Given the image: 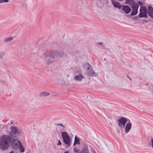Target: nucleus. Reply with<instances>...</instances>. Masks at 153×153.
<instances>
[{
    "instance_id": "obj_1",
    "label": "nucleus",
    "mask_w": 153,
    "mask_h": 153,
    "mask_svg": "<svg viewBox=\"0 0 153 153\" xmlns=\"http://www.w3.org/2000/svg\"><path fill=\"white\" fill-rule=\"evenodd\" d=\"M43 54L44 56L45 60L48 63H50L55 61L57 55L60 57H62L64 56V53L62 51L52 50L46 51Z\"/></svg>"
},
{
    "instance_id": "obj_2",
    "label": "nucleus",
    "mask_w": 153,
    "mask_h": 153,
    "mask_svg": "<svg viewBox=\"0 0 153 153\" xmlns=\"http://www.w3.org/2000/svg\"><path fill=\"white\" fill-rule=\"evenodd\" d=\"M11 137L7 135H2L0 138V148L2 150L7 149L10 146Z\"/></svg>"
},
{
    "instance_id": "obj_3",
    "label": "nucleus",
    "mask_w": 153,
    "mask_h": 153,
    "mask_svg": "<svg viewBox=\"0 0 153 153\" xmlns=\"http://www.w3.org/2000/svg\"><path fill=\"white\" fill-rule=\"evenodd\" d=\"M126 3L131 5L132 11L131 15L132 16L136 15L137 12V10L139 6L138 5L135 3L132 0H126Z\"/></svg>"
},
{
    "instance_id": "obj_4",
    "label": "nucleus",
    "mask_w": 153,
    "mask_h": 153,
    "mask_svg": "<svg viewBox=\"0 0 153 153\" xmlns=\"http://www.w3.org/2000/svg\"><path fill=\"white\" fill-rule=\"evenodd\" d=\"M11 131L9 133L8 136L11 137V138H16L17 135L21 134V132L18 129L17 127L12 126L10 128Z\"/></svg>"
},
{
    "instance_id": "obj_5",
    "label": "nucleus",
    "mask_w": 153,
    "mask_h": 153,
    "mask_svg": "<svg viewBox=\"0 0 153 153\" xmlns=\"http://www.w3.org/2000/svg\"><path fill=\"white\" fill-rule=\"evenodd\" d=\"M61 134L63 141L68 146H70L71 144V140L69 136L65 132H62Z\"/></svg>"
},
{
    "instance_id": "obj_6",
    "label": "nucleus",
    "mask_w": 153,
    "mask_h": 153,
    "mask_svg": "<svg viewBox=\"0 0 153 153\" xmlns=\"http://www.w3.org/2000/svg\"><path fill=\"white\" fill-rule=\"evenodd\" d=\"M118 126L121 128H124L127 121V119L122 117L119 118L117 120Z\"/></svg>"
},
{
    "instance_id": "obj_7",
    "label": "nucleus",
    "mask_w": 153,
    "mask_h": 153,
    "mask_svg": "<svg viewBox=\"0 0 153 153\" xmlns=\"http://www.w3.org/2000/svg\"><path fill=\"white\" fill-rule=\"evenodd\" d=\"M87 68V72L88 75L91 76H95L96 74L92 70L91 65L88 63H86L85 65V68Z\"/></svg>"
},
{
    "instance_id": "obj_8",
    "label": "nucleus",
    "mask_w": 153,
    "mask_h": 153,
    "mask_svg": "<svg viewBox=\"0 0 153 153\" xmlns=\"http://www.w3.org/2000/svg\"><path fill=\"white\" fill-rule=\"evenodd\" d=\"M147 8L145 7H141L140 9L139 16L141 18H147Z\"/></svg>"
},
{
    "instance_id": "obj_9",
    "label": "nucleus",
    "mask_w": 153,
    "mask_h": 153,
    "mask_svg": "<svg viewBox=\"0 0 153 153\" xmlns=\"http://www.w3.org/2000/svg\"><path fill=\"white\" fill-rule=\"evenodd\" d=\"M16 138H11L10 142L11 143V146L14 149H17L19 148V144L18 143L16 142Z\"/></svg>"
},
{
    "instance_id": "obj_10",
    "label": "nucleus",
    "mask_w": 153,
    "mask_h": 153,
    "mask_svg": "<svg viewBox=\"0 0 153 153\" xmlns=\"http://www.w3.org/2000/svg\"><path fill=\"white\" fill-rule=\"evenodd\" d=\"M133 22L134 24H145L149 22L147 20H133Z\"/></svg>"
},
{
    "instance_id": "obj_11",
    "label": "nucleus",
    "mask_w": 153,
    "mask_h": 153,
    "mask_svg": "<svg viewBox=\"0 0 153 153\" xmlns=\"http://www.w3.org/2000/svg\"><path fill=\"white\" fill-rule=\"evenodd\" d=\"M85 77L80 73L75 75L74 77V79L79 82H82V80Z\"/></svg>"
},
{
    "instance_id": "obj_12",
    "label": "nucleus",
    "mask_w": 153,
    "mask_h": 153,
    "mask_svg": "<svg viewBox=\"0 0 153 153\" xmlns=\"http://www.w3.org/2000/svg\"><path fill=\"white\" fill-rule=\"evenodd\" d=\"M121 9L126 14L128 13L131 11V9L130 7L127 5H122Z\"/></svg>"
},
{
    "instance_id": "obj_13",
    "label": "nucleus",
    "mask_w": 153,
    "mask_h": 153,
    "mask_svg": "<svg viewBox=\"0 0 153 153\" xmlns=\"http://www.w3.org/2000/svg\"><path fill=\"white\" fill-rule=\"evenodd\" d=\"M131 123H128L126 124L125 126V131L126 133H127L129 132L131 128Z\"/></svg>"
},
{
    "instance_id": "obj_14",
    "label": "nucleus",
    "mask_w": 153,
    "mask_h": 153,
    "mask_svg": "<svg viewBox=\"0 0 153 153\" xmlns=\"http://www.w3.org/2000/svg\"><path fill=\"white\" fill-rule=\"evenodd\" d=\"M112 2L115 7L119 9H121L122 5H121L119 2L114 0H112Z\"/></svg>"
},
{
    "instance_id": "obj_15",
    "label": "nucleus",
    "mask_w": 153,
    "mask_h": 153,
    "mask_svg": "<svg viewBox=\"0 0 153 153\" xmlns=\"http://www.w3.org/2000/svg\"><path fill=\"white\" fill-rule=\"evenodd\" d=\"M149 16L153 19V8L151 6H148V12Z\"/></svg>"
},
{
    "instance_id": "obj_16",
    "label": "nucleus",
    "mask_w": 153,
    "mask_h": 153,
    "mask_svg": "<svg viewBox=\"0 0 153 153\" xmlns=\"http://www.w3.org/2000/svg\"><path fill=\"white\" fill-rule=\"evenodd\" d=\"M16 141L18 142L19 144V148L20 149V152L21 153L24 152H25V148L22 144L18 140H17Z\"/></svg>"
},
{
    "instance_id": "obj_17",
    "label": "nucleus",
    "mask_w": 153,
    "mask_h": 153,
    "mask_svg": "<svg viewBox=\"0 0 153 153\" xmlns=\"http://www.w3.org/2000/svg\"><path fill=\"white\" fill-rule=\"evenodd\" d=\"M79 153H88L87 146L86 144H84L82 150Z\"/></svg>"
},
{
    "instance_id": "obj_18",
    "label": "nucleus",
    "mask_w": 153,
    "mask_h": 153,
    "mask_svg": "<svg viewBox=\"0 0 153 153\" xmlns=\"http://www.w3.org/2000/svg\"><path fill=\"white\" fill-rule=\"evenodd\" d=\"M40 96L43 97H46L49 96L50 94L48 92H43L40 93Z\"/></svg>"
},
{
    "instance_id": "obj_19",
    "label": "nucleus",
    "mask_w": 153,
    "mask_h": 153,
    "mask_svg": "<svg viewBox=\"0 0 153 153\" xmlns=\"http://www.w3.org/2000/svg\"><path fill=\"white\" fill-rule=\"evenodd\" d=\"M76 144H80L79 139L76 136H75L74 137V145H75Z\"/></svg>"
},
{
    "instance_id": "obj_20",
    "label": "nucleus",
    "mask_w": 153,
    "mask_h": 153,
    "mask_svg": "<svg viewBox=\"0 0 153 153\" xmlns=\"http://www.w3.org/2000/svg\"><path fill=\"white\" fill-rule=\"evenodd\" d=\"M13 39L12 37H10L6 38L4 40V42L5 43H7L12 40Z\"/></svg>"
},
{
    "instance_id": "obj_21",
    "label": "nucleus",
    "mask_w": 153,
    "mask_h": 153,
    "mask_svg": "<svg viewBox=\"0 0 153 153\" xmlns=\"http://www.w3.org/2000/svg\"><path fill=\"white\" fill-rule=\"evenodd\" d=\"M150 143L151 144V146L152 147L153 149V138H152L150 140Z\"/></svg>"
},
{
    "instance_id": "obj_22",
    "label": "nucleus",
    "mask_w": 153,
    "mask_h": 153,
    "mask_svg": "<svg viewBox=\"0 0 153 153\" xmlns=\"http://www.w3.org/2000/svg\"><path fill=\"white\" fill-rule=\"evenodd\" d=\"M8 2V0H1L0 1V3L2 2Z\"/></svg>"
},
{
    "instance_id": "obj_23",
    "label": "nucleus",
    "mask_w": 153,
    "mask_h": 153,
    "mask_svg": "<svg viewBox=\"0 0 153 153\" xmlns=\"http://www.w3.org/2000/svg\"><path fill=\"white\" fill-rule=\"evenodd\" d=\"M4 53L3 52H0V58H1L4 55Z\"/></svg>"
},
{
    "instance_id": "obj_24",
    "label": "nucleus",
    "mask_w": 153,
    "mask_h": 153,
    "mask_svg": "<svg viewBox=\"0 0 153 153\" xmlns=\"http://www.w3.org/2000/svg\"><path fill=\"white\" fill-rule=\"evenodd\" d=\"M74 151L76 153H77L79 152V150L76 148H74Z\"/></svg>"
},
{
    "instance_id": "obj_25",
    "label": "nucleus",
    "mask_w": 153,
    "mask_h": 153,
    "mask_svg": "<svg viewBox=\"0 0 153 153\" xmlns=\"http://www.w3.org/2000/svg\"><path fill=\"white\" fill-rule=\"evenodd\" d=\"M61 144H62V143H61L60 141L59 140H58V143H57V145H61Z\"/></svg>"
},
{
    "instance_id": "obj_26",
    "label": "nucleus",
    "mask_w": 153,
    "mask_h": 153,
    "mask_svg": "<svg viewBox=\"0 0 153 153\" xmlns=\"http://www.w3.org/2000/svg\"><path fill=\"white\" fill-rule=\"evenodd\" d=\"M57 125H59L62 127H64V126L62 124H58Z\"/></svg>"
},
{
    "instance_id": "obj_27",
    "label": "nucleus",
    "mask_w": 153,
    "mask_h": 153,
    "mask_svg": "<svg viewBox=\"0 0 153 153\" xmlns=\"http://www.w3.org/2000/svg\"><path fill=\"white\" fill-rule=\"evenodd\" d=\"M98 44L100 45H102V42H99L98 43Z\"/></svg>"
},
{
    "instance_id": "obj_28",
    "label": "nucleus",
    "mask_w": 153,
    "mask_h": 153,
    "mask_svg": "<svg viewBox=\"0 0 153 153\" xmlns=\"http://www.w3.org/2000/svg\"><path fill=\"white\" fill-rule=\"evenodd\" d=\"M10 153H14V152L13 151H11V152H10Z\"/></svg>"
},
{
    "instance_id": "obj_29",
    "label": "nucleus",
    "mask_w": 153,
    "mask_h": 153,
    "mask_svg": "<svg viewBox=\"0 0 153 153\" xmlns=\"http://www.w3.org/2000/svg\"><path fill=\"white\" fill-rule=\"evenodd\" d=\"M64 153H69V152L68 151L65 152Z\"/></svg>"
},
{
    "instance_id": "obj_30",
    "label": "nucleus",
    "mask_w": 153,
    "mask_h": 153,
    "mask_svg": "<svg viewBox=\"0 0 153 153\" xmlns=\"http://www.w3.org/2000/svg\"><path fill=\"white\" fill-rule=\"evenodd\" d=\"M127 77L130 80H131V78H130L128 76H127Z\"/></svg>"
},
{
    "instance_id": "obj_31",
    "label": "nucleus",
    "mask_w": 153,
    "mask_h": 153,
    "mask_svg": "<svg viewBox=\"0 0 153 153\" xmlns=\"http://www.w3.org/2000/svg\"><path fill=\"white\" fill-rule=\"evenodd\" d=\"M4 81H3V82H2L3 83H4Z\"/></svg>"
}]
</instances>
